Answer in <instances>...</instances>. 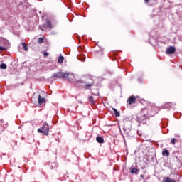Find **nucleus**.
<instances>
[{
    "mask_svg": "<svg viewBox=\"0 0 182 182\" xmlns=\"http://www.w3.org/2000/svg\"><path fill=\"white\" fill-rule=\"evenodd\" d=\"M145 4H149L150 2V0H144Z\"/></svg>",
    "mask_w": 182,
    "mask_h": 182,
    "instance_id": "29",
    "label": "nucleus"
},
{
    "mask_svg": "<svg viewBox=\"0 0 182 182\" xmlns=\"http://www.w3.org/2000/svg\"><path fill=\"white\" fill-rule=\"evenodd\" d=\"M172 106H176V103H171V102H167L165 105H164V109H168V110H171V109Z\"/></svg>",
    "mask_w": 182,
    "mask_h": 182,
    "instance_id": "12",
    "label": "nucleus"
},
{
    "mask_svg": "<svg viewBox=\"0 0 182 182\" xmlns=\"http://www.w3.org/2000/svg\"><path fill=\"white\" fill-rule=\"evenodd\" d=\"M123 130L126 133V134H129V132H132V122H125L124 124Z\"/></svg>",
    "mask_w": 182,
    "mask_h": 182,
    "instance_id": "4",
    "label": "nucleus"
},
{
    "mask_svg": "<svg viewBox=\"0 0 182 182\" xmlns=\"http://www.w3.org/2000/svg\"><path fill=\"white\" fill-rule=\"evenodd\" d=\"M43 56H44L45 58H47V56H49V53H48V52H44V53H43Z\"/></svg>",
    "mask_w": 182,
    "mask_h": 182,
    "instance_id": "27",
    "label": "nucleus"
},
{
    "mask_svg": "<svg viewBox=\"0 0 182 182\" xmlns=\"http://www.w3.org/2000/svg\"><path fill=\"white\" fill-rule=\"evenodd\" d=\"M162 156H164V157H168V156H170V152L167 150V149H165L162 151Z\"/></svg>",
    "mask_w": 182,
    "mask_h": 182,
    "instance_id": "13",
    "label": "nucleus"
},
{
    "mask_svg": "<svg viewBox=\"0 0 182 182\" xmlns=\"http://www.w3.org/2000/svg\"><path fill=\"white\" fill-rule=\"evenodd\" d=\"M171 144H176V138H173V139L171 140Z\"/></svg>",
    "mask_w": 182,
    "mask_h": 182,
    "instance_id": "26",
    "label": "nucleus"
},
{
    "mask_svg": "<svg viewBox=\"0 0 182 182\" xmlns=\"http://www.w3.org/2000/svg\"><path fill=\"white\" fill-rule=\"evenodd\" d=\"M0 123H4V119H1Z\"/></svg>",
    "mask_w": 182,
    "mask_h": 182,
    "instance_id": "34",
    "label": "nucleus"
},
{
    "mask_svg": "<svg viewBox=\"0 0 182 182\" xmlns=\"http://www.w3.org/2000/svg\"><path fill=\"white\" fill-rule=\"evenodd\" d=\"M46 25L47 26V29H49V31H51V29H53V26L52 25V22H50L49 19L46 20Z\"/></svg>",
    "mask_w": 182,
    "mask_h": 182,
    "instance_id": "10",
    "label": "nucleus"
},
{
    "mask_svg": "<svg viewBox=\"0 0 182 182\" xmlns=\"http://www.w3.org/2000/svg\"><path fill=\"white\" fill-rule=\"evenodd\" d=\"M75 82H77V83H82V80H77V81H75Z\"/></svg>",
    "mask_w": 182,
    "mask_h": 182,
    "instance_id": "31",
    "label": "nucleus"
},
{
    "mask_svg": "<svg viewBox=\"0 0 182 182\" xmlns=\"http://www.w3.org/2000/svg\"><path fill=\"white\" fill-rule=\"evenodd\" d=\"M37 132L38 133H42L43 136H48V134H49V126L48 124L45 123L43 124L41 128H38L37 129Z\"/></svg>",
    "mask_w": 182,
    "mask_h": 182,
    "instance_id": "3",
    "label": "nucleus"
},
{
    "mask_svg": "<svg viewBox=\"0 0 182 182\" xmlns=\"http://www.w3.org/2000/svg\"><path fill=\"white\" fill-rule=\"evenodd\" d=\"M136 102H137V99H136V97H130L127 100V105H133V103H136Z\"/></svg>",
    "mask_w": 182,
    "mask_h": 182,
    "instance_id": "8",
    "label": "nucleus"
},
{
    "mask_svg": "<svg viewBox=\"0 0 182 182\" xmlns=\"http://www.w3.org/2000/svg\"><path fill=\"white\" fill-rule=\"evenodd\" d=\"M139 82H140V79H138Z\"/></svg>",
    "mask_w": 182,
    "mask_h": 182,
    "instance_id": "35",
    "label": "nucleus"
},
{
    "mask_svg": "<svg viewBox=\"0 0 182 182\" xmlns=\"http://www.w3.org/2000/svg\"><path fill=\"white\" fill-rule=\"evenodd\" d=\"M85 59H86V57H85L83 59H82L81 60L82 61V62H85Z\"/></svg>",
    "mask_w": 182,
    "mask_h": 182,
    "instance_id": "33",
    "label": "nucleus"
},
{
    "mask_svg": "<svg viewBox=\"0 0 182 182\" xmlns=\"http://www.w3.org/2000/svg\"><path fill=\"white\" fill-rule=\"evenodd\" d=\"M96 141H97V143H99L100 144H102V143H105V139L103 138V136H97L96 137Z\"/></svg>",
    "mask_w": 182,
    "mask_h": 182,
    "instance_id": "11",
    "label": "nucleus"
},
{
    "mask_svg": "<svg viewBox=\"0 0 182 182\" xmlns=\"http://www.w3.org/2000/svg\"><path fill=\"white\" fill-rule=\"evenodd\" d=\"M92 86H93V82L91 84H85V89H89V87H92Z\"/></svg>",
    "mask_w": 182,
    "mask_h": 182,
    "instance_id": "23",
    "label": "nucleus"
},
{
    "mask_svg": "<svg viewBox=\"0 0 182 182\" xmlns=\"http://www.w3.org/2000/svg\"><path fill=\"white\" fill-rule=\"evenodd\" d=\"M21 46L26 52H28V50H29V48H28V44H26V43H22Z\"/></svg>",
    "mask_w": 182,
    "mask_h": 182,
    "instance_id": "15",
    "label": "nucleus"
},
{
    "mask_svg": "<svg viewBox=\"0 0 182 182\" xmlns=\"http://www.w3.org/2000/svg\"><path fill=\"white\" fill-rule=\"evenodd\" d=\"M68 79L69 82H76L75 74L72 73H63L62 71L54 73L50 79Z\"/></svg>",
    "mask_w": 182,
    "mask_h": 182,
    "instance_id": "2",
    "label": "nucleus"
},
{
    "mask_svg": "<svg viewBox=\"0 0 182 182\" xmlns=\"http://www.w3.org/2000/svg\"><path fill=\"white\" fill-rule=\"evenodd\" d=\"M63 60H65V57H63L62 55H60L58 58V63H60V65H62V63H63Z\"/></svg>",
    "mask_w": 182,
    "mask_h": 182,
    "instance_id": "16",
    "label": "nucleus"
},
{
    "mask_svg": "<svg viewBox=\"0 0 182 182\" xmlns=\"http://www.w3.org/2000/svg\"><path fill=\"white\" fill-rule=\"evenodd\" d=\"M166 55H173V53H176V47L169 46L166 48Z\"/></svg>",
    "mask_w": 182,
    "mask_h": 182,
    "instance_id": "6",
    "label": "nucleus"
},
{
    "mask_svg": "<svg viewBox=\"0 0 182 182\" xmlns=\"http://www.w3.org/2000/svg\"><path fill=\"white\" fill-rule=\"evenodd\" d=\"M4 50H6V47L0 46V52H4Z\"/></svg>",
    "mask_w": 182,
    "mask_h": 182,
    "instance_id": "25",
    "label": "nucleus"
},
{
    "mask_svg": "<svg viewBox=\"0 0 182 182\" xmlns=\"http://www.w3.org/2000/svg\"><path fill=\"white\" fill-rule=\"evenodd\" d=\"M88 101L91 105H96V101L93 99V96H89L88 97Z\"/></svg>",
    "mask_w": 182,
    "mask_h": 182,
    "instance_id": "17",
    "label": "nucleus"
},
{
    "mask_svg": "<svg viewBox=\"0 0 182 182\" xmlns=\"http://www.w3.org/2000/svg\"><path fill=\"white\" fill-rule=\"evenodd\" d=\"M40 29H41V31H46V29H48L46 23H44V24L40 26Z\"/></svg>",
    "mask_w": 182,
    "mask_h": 182,
    "instance_id": "19",
    "label": "nucleus"
},
{
    "mask_svg": "<svg viewBox=\"0 0 182 182\" xmlns=\"http://www.w3.org/2000/svg\"><path fill=\"white\" fill-rule=\"evenodd\" d=\"M38 105H43V103L46 102V98L42 97V96L39 95L38 97Z\"/></svg>",
    "mask_w": 182,
    "mask_h": 182,
    "instance_id": "9",
    "label": "nucleus"
},
{
    "mask_svg": "<svg viewBox=\"0 0 182 182\" xmlns=\"http://www.w3.org/2000/svg\"><path fill=\"white\" fill-rule=\"evenodd\" d=\"M58 167V164L55 162H53L51 164V170H53V168H56Z\"/></svg>",
    "mask_w": 182,
    "mask_h": 182,
    "instance_id": "20",
    "label": "nucleus"
},
{
    "mask_svg": "<svg viewBox=\"0 0 182 182\" xmlns=\"http://www.w3.org/2000/svg\"><path fill=\"white\" fill-rule=\"evenodd\" d=\"M140 177H141V178H142L143 180H144V175H141Z\"/></svg>",
    "mask_w": 182,
    "mask_h": 182,
    "instance_id": "30",
    "label": "nucleus"
},
{
    "mask_svg": "<svg viewBox=\"0 0 182 182\" xmlns=\"http://www.w3.org/2000/svg\"><path fill=\"white\" fill-rule=\"evenodd\" d=\"M176 137H180V134H176Z\"/></svg>",
    "mask_w": 182,
    "mask_h": 182,
    "instance_id": "32",
    "label": "nucleus"
},
{
    "mask_svg": "<svg viewBox=\"0 0 182 182\" xmlns=\"http://www.w3.org/2000/svg\"><path fill=\"white\" fill-rule=\"evenodd\" d=\"M162 182H176V180L168 177L164 178Z\"/></svg>",
    "mask_w": 182,
    "mask_h": 182,
    "instance_id": "14",
    "label": "nucleus"
},
{
    "mask_svg": "<svg viewBox=\"0 0 182 182\" xmlns=\"http://www.w3.org/2000/svg\"><path fill=\"white\" fill-rule=\"evenodd\" d=\"M161 124H162V128L163 129L167 127V126L168 125V124L166 122H162Z\"/></svg>",
    "mask_w": 182,
    "mask_h": 182,
    "instance_id": "22",
    "label": "nucleus"
},
{
    "mask_svg": "<svg viewBox=\"0 0 182 182\" xmlns=\"http://www.w3.org/2000/svg\"><path fill=\"white\" fill-rule=\"evenodd\" d=\"M38 43H39V45H42V43H43V38H39L38 39Z\"/></svg>",
    "mask_w": 182,
    "mask_h": 182,
    "instance_id": "24",
    "label": "nucleus"
},
{
    "mask_svg": "<svg viewBox=\"0 0 182 182\" xmlns=\"http://www.w3.org/2000/svg\"><path fill=\"white\" fill-rule=\"evenodd\" d=\"M0 43H4V47L6 48V49L11 48V43H9V41L4 38H0Z\"/></svg>",
    "mask_w": 182,
    "mask_h": 182,
    "instance_id": "5",
    "label": "nucleus"
},
{
    "mask_svg": "<svg viewBox=\"0 0 182 182\" xmlns=\"http://www.w3.org/2000/svg\"><path fill=\"white\" fill-rule=\"evenodd\" d=\"M156 107H149L142 109V112L140 113V115L136 117L137 122L146 124L147 123V119L149 117H153V116L157 114L156 111Z\"/></svg>",
    "mask_w": 182,
    "mask_h": 182,
    "instance_id": "1",
    "label": "nucleus"
},
{
    "mask_svg": "<svg viewBox=\"0 0 182 182\" xmlns=\"http://www.w3.org/2000/svg\"><path fill=\"white\" fill-rule=\"evenodd\" d=\"M6 68H7V65L5 63L0 64V69L5 70V69H6Z\"/></svg>",
    "mask_w": 182,
    "mask_h": 182,
    "instance_id": "21",
    "label": "nucleus"
},
{
    "mask_svg": "<svg viewBox=\"0 0 182 182\" xmlns=\"http://www.w3.org/2000/svg\"><path fill=\"white\" fill-rule=\"evenodd\" d=\"M112 110H113V112H114V116H115L116 117H119V116H120V112L117 111V109L116 108H112Z\"/></svg>",
    "mask_w": 182,
    "mask_h": 182,
    "instance_id": "18",
    "label": "nucleus"
},
{
    "mask_svg": "<svg viewBox=\"0 0 182 182\" xmlns=\"http://www.w3.org/2000/svg\"><path fill=\"white\" fill-rule=\"evenodd\" d=\"M129 171L131 174H135V176H137L139 174V171H140V169H137V167H131L129 168Z\"/></svg>",
    "mask_w": 182,
    "mask_h": 182,
    "instance_id": "7",
    "label": "nucleus"
},
{
    "mask_svg": "<svg viewBox=\"0 0 182 182\" xmlns=\"http://www.w3.org/2000/svg\"><path fill=\"white\" fill-rule=\"evenodd\" d=\"M18 52H22V46H18Z\"/></svg>",
    "mask_w": 182,
    "mask_h": 182,
    "instance_id": "28",
    "label": "nucleus"
}]
</instances>
